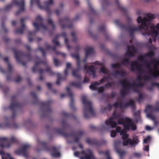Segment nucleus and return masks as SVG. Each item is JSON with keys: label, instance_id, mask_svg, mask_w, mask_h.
Wrapping results in <instances>:
<instances>
[{"label": "nucleus", "instance_id": "nucleus-24", "mask_svg": "<svg viewBox=\"0 0 159 159\" xmlns=\"http://www.w3.org/2000/svg\"><path fill=\"white\" fill-rule=\"evenodd\" d=\"M86 142L90 145H95L97 146H101L102 144H105L106 142L105 140H102L99 141L96 139H87Z\"/></svg>", "mask_w": 159, "mask_h": 159}, {"label": "nucleus", "instance_id": "nucleus-2", "mask_svg": "<svg viewBox=\"0 0 159 159\" xmlns=\"http://www.w3.org/2000/svg\"><path fill=\"white\" fill-rule=\"evenodd\" d=\"M146 20L145 18L142 19L141 16H139L137 19V22L138 23H141V24L137 27H134L130 25L121 24L118 20H115L114 22L121 29L128 31L130 36L133 38L134 37V34L136 31L142 30H143L142 28L143 27V26H144L143 27L147 28V25L144 24V22Z\"/></svg>", "mask_w": 159, "mask_h": 159}, {"label": "nucleus", "instance_id": "nucleus-49", "mask_svg": "<svg viewBox=\"0 0 159 159\" xmlns=\"http://www.w3.org/2000/svg\"><path fill=\"white\" fill-rule=\"evenodd\" d=\"M45 71L48 72L50 75H53L54 74V73L52 71L50 67L48 66L46 67Z\"/></svg>", "mask_w": 159, "mask_h": 159}, {"label": "nucleus", "instance_id": "nucleus-32", "mask_svg": "<svg viewBox=\"0 0 159 159\" xmlns=\"http://www.w3.org/2000/svg\"><path fill=\"white\" fill-rule=\"evenodd\" d=\"M155 108H154L153 106L151 105H148L146 107L145 112L147 114L148 113H151L152 114L153 112L155 111Z\"/></svg>", "mask_w": 159, "mask_h": 159}, {"label": "nucleus", "instance_id": "nucleus-29", "mask_svg": "<svg viewBox=\"0 0 159 159\" xmlns=\"http://www.w3.org/2000/svg\"><path fill=\"white\" fill-rule=\"evenodd\" d=\"M142 34L145 36H148L150 37L155 36L156 37L158 34L159 32L156 30H148L147 32L144 31V32H141Z\"/></svg>", "mask_w": 159, "mask_h": 159}, {"label": "nucleus", "instance_id": "nucleus-11", "mask_svg": "<svg viewBox=\"0 0 159 159\" xmlns=\"http://www.w3.org/2000/svg\"><path fill=\"white\" fill-rule=\"evenodd\" d=\"M147 16L148 19L146 17H144L142 18V19H146V20L144 22V24L147 25V28H146L145 27H143L142 28V30H144V31H146L147 32L149 30L148 27L150 28L151 29V30H155V25L153 24H152L151 22L152 20L154 19V15L153 14L149 13L147 14Z\"/></svg>", "mask_w": 159, "mask_h": 159}, {"label": "nucleus", "instance_id": "nucleus-1", "mask_svg": "<svg viewBox=\"0 0 159 159\" xmlns=\"http://www.w3.org/2000/svg\"><path fill=\"white\" fill-rule=\"evenodd\" d=\"M61 124L63 128H58L55 129L56 132L66 138L72 137L74 139V142L79 143L81 137L84 135V132L83 130H80L72 133H66L65 131V129L68 127V125L64 120H62Z\"/></svg>", "mask_w": 159, "mask_h": 159}, {"label": "nucleus", "instance_id": "nucleus-48", "mask_svg": "<svg viewBox=\"0 0 159 159\" xmlns=\"http://www.w3.org/2000/svg\"><path fill=\"white\" fill-rule=\"evenodd\" d=\"M111 67L113 68L119 69L121 67V65L119 63L112 64H111Z\"/></svg>", "mask_w": 159, "mask_h": 159}, {"label": "nucleus", "instance_id": "nucleus-10", "mask_svg": "<svg viewBox=\"0 0 159 159\" xmlns=\"http://www.w3.org/2000/svg\"><path fill=\"white\" fill-rule=\"evenodd\" d=\"M35 62V64L34 67L32 68V70L34 73L37 71H39V75H40L39 78L40 80H42L43 79V77L42 75L43 73L44 72V70L41 68L42 67V65H46V60H36Z\"/></svg>", "mask_w": 159, "mask_h": 159}, {"label": "nucleus", "instance_id": "nucleus-25", "mask_svg": "<svg viewBox=\"0 0 159 159\" xmlns=\"http://www.w3.org/2000/svg\"><path fill=\"white\" fill-rule=\"evenodd\" d=\"M120 141H114V146L116 152L119 154L121 158H122L125 153L124 150H122L119 147Z\"/></svg>", "mask_w": 159, "mask_h": 159}, {"label": "nucleus", "instance_id": "nucleus-40", "mask_svg": "<svg viewBox=\"0 0 159 159\" xmlns=\"http://www.w3.org/2000/svg\"><path fill=\"white\" fill-rule=\"evenodd\" d=\"M36 33L35 31H34L33 32L29 31V34L28 36V39L29 42H31L33 40V39L32 36L34 35Z\"/></svg>", "mask_w": 159, "mask_h": 159}, {"label": "nucleus", "instance_id": "nucleus-59", "mask_svg": "<svg viewBox=\"0 0 159 159\" xmlns=\"http://www.w3.org/2000/svg\"><path fill=\"white\" fill-rule=\"evenodd\" d=\"M110 78L109 76H104L99 81V84L104 82L107 79Z\"/></svg>", "mask_w": 159, "mask_h": 159}, {"label": "nucleus", "instance_id": "nucleus-4", "mask_svg": "<svg viewBox=\"0 0 159 159\" xmlns=\"http://www.w3.org/2000/svg\"><path fill=\"white\" fill-rule=\"evenodd\" d=\"M87 60H77L76 64L77 69L73 70L72 71V75L75 77L77 78L79 80L81 79V76L79 74V70L81 68V64L82 63L84 64V69L87 70V73L89 75L92 76L93 78H95L96 75V70L94 66L93 65H91L88 66L86 64Z\"/></svg>", "mask_w": 159, "mask_h": 159}, {"label": "nucleus", "instance_id": "nucleus-7", "mask_svg": "<svg viewBox=\"0 0 159 159\" xmlns=\"http://www.w3.org/2000/svg\"><path fill=\"white\" fill-rule=\"evenodd\" d=\"M81 100L82 103L84 105V117L87 119L91 116H94L95 112L91 102L87 99V97L85 96H83Z\"/></svg>", "mask_w": 159, "mask_h": 159}, {"label": "nucleus", "instance_id": "nucleus-51", "mask_svg": "<svg viewBox=\"0 0 159 159\" xmlns=\"http://www.w3.org/2000/svg\"><path fill=\"white\" fill-rule=\"evenodd\" d=\"M47 21L48 24L51 25L52 30H54L55 29V26L54 24H53L52 20L51 19H48L47 20Z\"/></svg>", "mask_w": 159, "mask_h": 159}, {"label": "nucleus", "instance_id": "nucleus-57", "mask_svg": "<svg viewBox=\"0 0 159 159\" xmlns=\"http://www.w3.org/2000/svg\"><path fill=\"white\" fill-rule=\"evenodd\" d=\"M39 50L41 52L43 56H45L46 55V50L42 48H39Z\"/></svg>", "mask_w": 159, "mask_h": 159}, {"label": "nucleus", "instance_id": "nucleus-46", "mask_svg": "<svg viewBox=\"0 0 159 159\" xmlns=\"http://www.w3.org/2000/svg\"><path fill=\"white\" fill-rule=\"evenodd\" d=\"M4 20H3L2 19V23H1V28L3 30L4 32L5 33H6L7 32V30L5 27V25L4 24Z\"/></svg>", "mask_w": 159, "mask_h": 159}, {"label": "nucleus", "instance_id": "nucleus-23", "mask_svg": "<svg viewBox=\"0 0 159 159\" xmlns=\"http://www.w3.org/2000/svg\"><path fill=\"white\" fill-rule=\"evenodd\" d=\"M30 147V145L25 144L23 145L22 148L16 151V153L17 154H22L25 157L28 156V152L29 148Z\"/></svg>", "mask_w": 159, "mask_h": 159}, {"label": "nucleus", "instance_id": "nucleus-35", "mask_svg": "<svg viewBox=\"0 0 159 159\" xmlns=\"http://www.w3.org/2000/svg\"><path fill=\"white\" fill-rule=\"evenodd\" d=\"M0 154L2 155V159H7L10 156V154L6 153L3 150L0 151Z\"/></svg>", "mask_w": 159, "mask_h": 159}, {"label": "nucleus", "instance_id": "nucleus-22", "mask_svg": "<svg viewBox=\"0 0 159 159\" xmlns=\"http://www.w3.org/2000/svg\"><path fill=\"white\" fill-rule=\"evenodd\" d=\"M139 142V140L137 136H134L133 137V139L129 138L126 140H124L123 142V145L124 146H126L128 144L131 145H136Z\"/></svg>", "mask_w": 159, "mask_h": 159}, {"label": "nucleus", "instance_id": "nucleus-38", "mask_svg": "<svg viewBox=\"0 0 159 159\" xmlns=\"http://www.w3.org/2000/svg\"><path fill=\"white\" fill-rule=\"evenodd\" d=\"M4 61L5 62L7 65L9 73L10 74L11 73L12 71V67L9 62V60H4Z\"/></svg>", "mask_w": 159, "mask_h": 159}, {"label": "nucleus", "instance_id": "nucleus-5", "mask_svg": "<svg viewBox=\"0 0 159 159\" xmlns=\"http://www.w3.org/2000/svg\"><path fill=\"white\" fill-rule=\"evenodd\" d=\"M38 144L41 147V149H38L37 151L38 152L41 150H44L47 152H50L51 155L52 157H57L60 156V153L59 152V149L55 146L51 147L49 146L48 143L46 141L37 139Z\"/></svg>", "mask_w": 159, "mask_h": 159}, {"label": "nucleus", "instance_id": "nucleus-43", "mask_svg": "<svg viewBox=\"0 0 159 159\" xmlns=\"http://www.w3.org/2000/svg\"><path fill=\"white\" fill-rule=\"evenodd\" d=\"M151 138L150 136H148L143 139V143H146L151 142Z\"/></svg>", "mask_w": 159, "mask_h": 159}, {"label": "nucleus", "instance_id": "nucleus-36", "mask_svg": "<svg viewBox=\"0 0 159 159\" xmlns=\"http://www.w3.org/2000/svg\"><path fill=\"white\" fill-rule=\"evenodd\" d=\"M70 85L71 86H73L76 88L81 89V84L79 82H72L70 83Z\"/></svg>", "mask_w": 159, "mask_h": 159}, {"label": "nucleus", "instance_id": "nucleus-28", "mask_svg": "<svg viewBox=\"0 0 159 159\" xmlns=\"http://www.w3.org/2000/svg\"><path fill=\"white\" fill-rule=\"evenodd\" d=\"M66 90L70 99V107L72 110L75 111L76 110V108L74 104V99L73 94L70 91V88L69 87H67L66 88Z\"/></svg>", "mask_w": 159, "mask_h": 159}, {"label": "nucleus", "instance_id": "nucleus-50", "mask_svg": "<svg viewBox=\"0 0 159 159\" xmlns=\"http://www.w3.org/2000/svg\"><path fill=\"white\" fill-rule=\"evenodd\" d=\"M71 57L76 60H80V57L78 52L73 53L71 54Z\"/></svg>", "mask_w": 159, "mask_h": 159}, {"label": "nucleus", "instance_id": "nucleus-15", "mask_svg": "<svg viewBox=\"0 0 159 159\" xmlns=\"http://www.w3.org/2000/svg\"><path fill=\"white\" fill-rule=\"evenodd\" d=\"M120 117L119 114L117 113L116 111H114L113 113L112 116L106 121V125L107 126H111L112 128H115L117 124L116 121H113V119H117L119 118Z\"/></svg>", "mask_w": 159, "mask_h": 159}, {"label": "nucleus", "instance_id": "nucleus-63", "mask_svg": "<svg viewBox=\"0 0 159 159\" xmlns=\"http://www.w3.org/2000/svg\"><path fill=\"white\" fill-rule=\"evenodd\" d=\"M97 89L98 93H102L104 91V89L103 87L101 86L98 88H97Z\"/></svg>", "mask_w": 159, "mask_h": 159}, {"label": "nucleus", "instance_id": "nucleus-6", "mask_svg": "<svg viewBox=\"0 0 159 159\" xmlns=\"http://www.w3.org/2000/svg\"><path fill=\"white\" fill-rule=\"evenodd\" d=\"M60 36H62L64 38L65 43L66 45L67 48L69 49L70 47L68 44V39L66 37V34L65 32H62L61 34H57L55 37L52 39V43L55 46H51L49 45L48 43H45V46L47 50L51 49L53 51L57 54H60V53L57 51L56 49V46L59 45V43L57 41L58 38Z\"/></svg>", "mask_w": 159, "mask_h": 159}, {"label": "nucleus", "instance_id": "nucleus-47", "mask_svg": "<svg viewBox=\"0 0 159 159\" xmlns=\"http://www.w3.org/2000/svg\"><path fill=\"white\" fill-rule=\"evenodd\" d=\"M98 31L102 32H105L106 31V28L105 25H102L99 26L98 29Z\"/></svg>", "mask_w": 159, "mask_h": 159}, {"label": "nucleus", "instance_id": "nucleus-37", "mask_svg": "<svg viewBox=\"0 0 159 159\" xmlns=\"http://www.w3.org/2000/svg\"><path fill=\"white\" fill-rule=\"evenodd\" d=\"M140 111L139 110L134 112L133 115L135 117V120L136 122H138L140 118Z\"/></svg>", "mask_w": 159, "mask_h": 159}, {"label": "nucleus", "instance_id": "nucleus-18", "mask_svg": "<svg viewBox=\"0 0 159 159\" xmlns=\"http://www.w3.org/2000/svg\"><path fill=\"white\" fill-rule=\"evenodd\" d=\"M127 50L125 56L126 58L123 60H129L130 57H133L134 54L137 52L136 48L133 46L127 45Z\"/></svg>", "mask_w": 159, "mask_h": 159}, {"label": "nucleus", "instance_id": "nucleus-52", "mask_svg": "<svg viewBox=\"0 0 159 159\" xmlns=\"http://www.w3.org/2000/svg\"><path fill=\"white\" fill-rule=\"evenodd\" d=\"M62 78H61V74L60 73L57 74V79L56 81V84L57 85L60 84V81L61 79Z\"/></svg>", "mask_w": 159, "mask_h": 159}, {"label": "nucleus", "instance_id": "nucleus-42", "mask_svg": "<svg viewBox=\"0 0 159 159\" xmlns=\"http://www.w3.org/2000/svg\"><path fill=\"white\" fill-rule=\"evenodd\" d=\"M21 52L19 51H15L14 52L16 60H20L19 58L20 57Z\"/></svg>", "mask_w": 159, "mask_h": 159}, {"label": "nucleus", "instance_id": "nucleus-54", "mask_svg": "<svg viewBox=\"0 0 159 159\" xmlns=\"http://www.w3.org/2000/svg\"><path fill=\"white\" fill-rule=\"evenodd\" d=\"M23 60H16L17 63L19 64L20 65L23 66H25L26 65V63Z\"/></svg>", "mask_w": 159, "mask_h": 159}, {"label": "nucleus", "instance_id": "nucleus-62", "mask_svg": "<svg viewBox=\"0 0 159 159\" xmlns=\"http://www.w3.org/2000/svg\"><path fill=\"white\" fill-rule=\"evenodd\" d=\"M12 6V5L11 4H10L7 5L5 8V10L6 11H8L9 10H10L11 8V7Z\"/></svg>", "mask_w": 159, "mask_h": 159}, {"label": "nucleus", "instance_id": "nucleus-19", "mask_svg": "<svg viewBox=\"0 0 159 159\" xmlns=\"http://www.w3.org/2000/svg\"><path fill=\"white\" fill-rule=\"evenodd\" d=\"M125 122L126 124H124L125 129L129 130L130 127L132 130L134 131L136 129V126L133 123V120L131 119L128 117L125 118Z\"/></svg>", "mask_w": 159, "mask_h": 159}, {"label": "nucleus", "instance_id": "nucleus-20", "mask_svg": "<svg viewBox=\"0 0 159 159\" xmlns=\"http://www.w3.org/2000/svg\"><path fill=\"white\" fill-rule=\"evenodd\" d=\"M12 3L19 7V10L15 13L16 15H19L20 12L24 11L25 3L24 0H21L20 1L15 0L12 1Z\"/></svg>", "mask_w": 159, "mask_h": 159}, {"label": "nucleus", "instance_id": "nucleus-41", "mask_svg": "<svg viewBox=\"0 0 159 159\" xmlns=\"http://www.w3.org/2000/svg\"><path fill=\"white\" fill-rule=\"evenodd\" d=\"M145 55L147 59L153 56L155 54L153 51H150L148 53H145Z\"/></svg>", "mask_w": 159, "mask_h": 159}, {"label": "nucleus", "instance_id": "nucleus-53", "mask_svg": "<svg viewBox=\"0 0 159 159\" xmlns=\"http://www.w3.org/2000/svg\"><path fill=\"white\" fill-rule=\"evenodd\" d=\"M125 119L122 118H120L118 119V123L119 124H122L124 126V124H125Z\"/></svg>", "mask_w": 159, "mask_h": 159}, {"label": "nucleus", "instance_id": "nucleus-34", "mask_svg": "<svg viewBox=\"0 0 159 159\" xmlns=\"http://www.w3.org/2000/svg\"><path fill=\"white\" fill-rule=\"evenodd\" d=\"M99 85V83L98 82H94L89 86V88L92 90H95L97 89V85Z\"/></svg>", "mask_w": 159, "mask_h": 159}, {"label": "nucleus", "instance_id": "nucleus-60", "mask_svg": "<svg viewBox=\"0 0 159 159\" xmlns=\"http://www.w3.org/2000/svg\"><path fill=\"white\" fill-rule=\"evenodd\" d=\"M120 70H116L114 71L112 73V75L114 76H116L118 75H120Z\"/></svg>", "mask_w": 159, "mask_h": 159}, {"label": "nucleus", "instance_id": "nucleus-17", "mask_svg": "<svg viewBox=\"0 0 159 159\" xmlns=\"http://www.w3.org/2000/svg\"><path fill=\"white\" fill-rule=\"evenodd\" d=\"M142 64L139 63L136 61L133 62L130 64V70L132 71L137 70L139 74H141L144 72V70L142 68Z\"/></svg>", "mask_w": 159, "mask_h": 159}, {"label": "nucleus", "instance_id": "nucleus-45", "mask_svg": "<svg viewBox=\"0 0 159 159\" xmlns=\"http://www.w3.org/2000/svg\"><path fill=\"white\" fill-rule=\"evenodd\" d=\"M88 1V5L89 8L90 9L91 11L93 13H96V11L94 9H93L92 5L90 3L89 1V0H87Z\"/></svg>", "mask_w": 159, "mask_h": 159}, {"label": "nucleus", "instance_id": "nucleus-58", "mask_svg": "<svg viewBox=\"0 0 159 159\" xmlns=\"http://www.w3.org/2000/svg\"><path fill=\"white\" fill-rule=\"evenodd\" d=\"M147 59L145 54L143 55H141L139 56L137 60H146Z\"/></svg>", "mask_w": 159, "mask_h": 159}, {"label": "nucleus", "instance_id": "nucleus-16", "mask_svg": "<svg viewBox=\"0 0 159 159\" xmlns=\"http://www.w3.org/2000/svg\"><path fill=\"white\" fill-rule=\"evenodd\" d=\"M113 106L116 108L119 107L121 108H126L129 106H130L133 109L135 110L136 108L134 102L132 100L129 101L128 102L124 103L123 104L122 102L119 103L116 102L113 104Z\"/></svg>", "mask_w": 159, "mask_h": 159}, {"label": "nucleus", "instance_id": "nucleus-8", "mask_svg": "<svg viewBox=\"0 0 159 159\" xmlns=\"http://www.w3.org/2000/svg\"><path fill=\"white\" fill-rule=\"evenodd\" d=\"M31 96L34 100V104H39L41 105L42 107L45 108V112L48 113H50L52 110L50 107L52 101L49 100L47 102H42L38 98L36 93L34 92H32L30 93Z\"/></svg>", "mask_w": 159, "mask_h": 159}, {"label": "nucleus", "instance_id": "nucleus-27", "mask_svg": "<svg viewBox=\"0 0 159 159\" xmlns=\"http://www.w3.org/2000/svg\"><path fill=\"white\" fill-rule=\"evenodd\" d=\"M17 129L19 128V125L13 122L11 123H6L5 124H0V128L4 129L5 127Z\"/></svg>", "mask_w": 159, "mask_h": 159}, {"label": "nucleus", "instance_id": "nucleus-39", "mask_svg": "<svg viewBox=\"0 0 159 159\" xmlns=\"http://www.w3.org/2000/svg\"><path fill=\"white\" fill-rule=\"evenodd\" d=\"M61 115L63 117L65 118L71 117L73 118H75V116H73L71 114H68L64 111L61 112Z\"/></svg>", "mask_w": 159, "mask_h": 159}, {"label": "nucleus", "instance_id": "nucleus-14", "mask_svg": "<svg viewBox=\"0 0 159 159\" xmlns=\"http://www.w3.org/2000/svg\"><path fill=\"white\" fill-rule=\"evenodd\" d=\"M36 22L33 23V25L36 31H39L42 28L44 30H47V27L43 25V19L39 16H37L35 19Z\"/></svg>", "mask_w": 159, "mask_h": 159}, {"label": "nucleus", "instance_id": "nucleus-13", "mask_svg": "<svg viewBox=\"0 0 159 159\" xmlns=\"http://www.w3.org/2000/svg\"><path fill=\"white\" fill-rule=\"evenodd\" d=\"M17 142L16 139L13 136H11L9 140L5 137H0V142L2 143L1 145L2 148H9L11 145V143Z\"/></svg>", "mask_w": 159, "mask_h": 159}, {"label": "nucleus", "instance_id": "nucleus-33", "mask_svg": "<svg viewBox=\"0 0 159 159\" xmlns=\"http://www.w3.org/2000/svg\"><path fill=\"white\" fill-rule=\"evenodd\" d=\"M116 0V3L117 5V8L123 12L124 13H126V9L121 6V5L120 4L118 0Z\"/></svg>", "mask_w": 159, "mask_h": 159}, {"label": "nucleus", "instance_id": "nucleus-30", "mask_svg": "<svg viewBox=\"0 0 159 159\" xmlns=\"http://www.w3.org/2000/svg\"><path fill=\"white\" fill-rule=\"evenodd\" d=\"M24 18H22L21 19V27L15 31L14 32L15 34H21L23 33L25 27V25L24 24Z\"/></svg>", "mask_w": 159, "mask_h": 159}, {"label": "nucleus", "instance_id": "nucleus-26", "mask_svg": "<svg viewBox=\"0 0 159 159\" xmlns=\"http://www.w3.org/2000/svg\"><path fill=\"white\" fill-rule=\"evenodd\" d=\"M146 67L149 69L148 71V74L152 75L154 78H156L158 76V75L157 74V71H155L157 70V68L156 66H154L153 69L151 68V65L150 64L148 63L146 66Z\"/></svg>", "mask_w": 159, "mask_h": 159}, {"label": "nucleus", "instance_id": "nucleus-64", "mask_svg": "<svg viewBox=\"0 0 159 159\" xmlns=\"http://www.w3.org/2000/svg\"><path fill=\"white\" fill-rule=\"evenodd\" d=\"M126 72L125 71L120 70V75L123 77H125L126 75Z\"/></svg>", "mask_w": 159, "mask_h": 159}, {"label": "nucleus", "instance_id": "nucleus-44", "mask_svg": "<svg viewBox=\"0 0 159 159\" xmlns=\"http://www.w3.org/2000/svg\"><path fill=\"white\" fill-rule=\"evenodd\" d=\"M100 72L104 74H107L108 73V70L105 67L102 66L100 69Z\"/></svg>", "mask_w": 159, "mask_h": 159}, {"label": "nucleus", "instance_id": "nucleus-12", "mask_svg": "<svg viewBox=\"0 0 159 159\" xmlns=\"http://www.w3.org/2000/svg\"><path fill=\"white\" fill-rule=\"evenodd\" d=\"M34 2L40 9H44L48 13L49 15L51 14V11L50 9V6L53 3V0H49L45 1L44 2V6L41 5L39 0H34Z\"/></svg>", "mask_w": 159, "mask_h": 159}, {"label": "nucleus", "instance_id": "nucleus-3", "mask_svg": "<svg viewBox=\"0 0 159 159\" xmlns=\"http://www.w3.org/2000/svg\"><path fill=\"white\" fill-rule=\"evenodd\" d=\"M119 82L121 85L122 87V89L120 91V94L122 97H124L127 94L131 89H132L134 92H138V87H142L143 85V84L141 81L139 82L137 84L134 83L131 84L126 79L120 81Z\"/></svg>", "mask_w": 159, "mask_h": 159}, {"label": "nucleus", "instance_id": "nucleus-9", "mask_svg": "<svg viewBox=\"0 0 159 159\" xmlns=\"http://www.w3.org/2000/svg\"><path fill=\"white\" fill-rule=\"evenodd\" d=\"M22 107L21 104L17 102V97L16 95L11 96V103L9 107V108L13 111L11 116L12 119H14L16 116V111Z\"/></svg>", "mask_w": 159, "mask_h": 159}, {"label": "nucleus", "instance_id": "nucleus-55", "mask_svg": "<svg viewBox=\"0 0 159 159\" xmlns=\"http://www.w3.org/2000/svg\"><path fill=\"white\" fill-rule=\"evenodd\" d=\"M143 98L142 94L139 93L138 98L137 99V101L139 103H140L142 100L143 99Z\"/></svg>", "mask_w": 159, "mask_h": 159}, {"label": "nucleus", "instance_id": "nucleus-56", "mask_svg": "<svg viewBox=\"0 0 159 159\" xmlns=\"http://www.w3.org/2000/svg\"><path fill=\"white\" fill-rule=\"evenodd\" d=\"M112 107V105L110 104H108L106 107H105L104 108V110L105 111L108 110L110 111Z\"/></svg>", "mask_w": 159, "mask_h": 159}, {"label": "nucleus", "instance_id": "nucleus-21", "mask_svg": "<svg viewBox=\"0 0 159 159\" xmlns=\"http://www.w3.org/2000/svg\"><path fill=\"white\" fill-rule=\"evenodd\" d=\"M59 22L62 29L66 27L68 28H71L73 27V24L70 23V20L67 17H65L62 19H60Z\"/></svg>", "mask_w": 159, "mask_h": 159}, {"label": "nucleus", "instance_id": "nucleus-31", "mask_svg": "<svg viewBox=\"0 0 159 159\" xmlns=\"http://www.w3.org/2000/svg\"><path fill=\"white\" fill-rule=\"evenodd\" d=\"M94 52V50L93 48L92 47H88L85 50V58L83 60H86L87 57L93 54Z\"/></svg>", "mask_w": 159, "mask_h": 159}, {"label": "nucleus", "instance_id": "nucleus-61", "mask_svg": "<svg viewBox=\"0 0 159 159\" xmlns=\"http://www.w3.org/2000/svg\"><path fill=\"white\" fill-rule=\"evenodd\" d=\"M71 35L73 37L72 41L74 42H75L76 41L77 38L75 34L73 32L71 33Z\"/></svg>", "mask_w": 159, "mask_h": 159}]
</instances>
